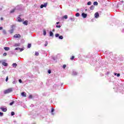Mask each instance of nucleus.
I'll return each mask as SVG.
<instances>
[{
    "label": "nucleus",
    "mask_w": 124,
    "mask_h": 124,
    "mask_svg": "<svg viewBox=\"0 0 124 124\" xmlns=\"http://www.w3.org/2000/svg\"><path fill=\"white\" fill-rule=\"evenodd\" d=\"M12 91L13 90H12V88H9V89H7V90H6L4 91V93L5 94H6L7 93H11L12 92Z\"/></svg>",
    "instance_id": "nucleus-1"
},
{
    "label": "nucleus",
    "mask_w": 124,
    "mask_h": 124,
    "mask_svg": "<svg viewBox=\"0 0 124 124\" xmlns=\"http://www.w3.org/2000/svg\"><path fill=\"white\" fill-rule=\"evenodd\" d=\"M14 37L15 38H20V37H21V35L19 34H16L14 36Z\"/></svg>",
    "instance_id": "nucleus-2"
},
{
    "label": "nucleus",
    "mask_w": 124,
    "mask_h": 124,
    "mask_svg": "<svg viewBox=\"0 0 124 124\" xmlns=\"http://www.w3.org/2000/svg\"><path fill=\"white\" fill-rule=\"evenodd\" d=\"M47 4V3H45L44 4L41 5L40 8H43V7H46Z\"/></svg>",
    "instance_id": "nucleus-3"
},
{
    "label": "nucleus",
    "mask_w": 124,
    "mask_h": 124,
    "mask_svg": "<svg viewBox=\"0 0 124 124\" xmlns=\"http://www.w3.org/2000/svg\"><path fill=\"white\" fill-rule=\"evenodd\" d=\"M0 109L2 111V112H6L7 111V109L4 108H0Z\"/></svg>",
    "instance_id": "nucleus-4"
},
{
    "label": "nucleus",
    "mask_w": 124,
    "mask_h": 124,
    "mask_svg": "<svg viewBox=\"0 0 124 124\" xmlns=\"http://www.w3.org/2000/svg\"><path fill=\"white\" fill-rule=\"evenodd\" d=\"M81 16H82L83 18H87V14H85V13H82Z\"/></svg>",
    "instance_id": "nucleus-5"
},
{
    "label": "nucleus",
    "mask_w": 124,
    "mask_h": 124,
    "mask_svg": "<svg viewBox=\"0 0 124 124\" xmlns=\"http://www.w3.org/2000/svg\"><path fill=\"white\" fill-rule=\"evenodd\" d=\"M94 17L95 18H98V17H99V14L97 12L95 13L94 14Z\"/></svg>",
    "instance_id": "nucleus-6"
},
{
    "label": "nucleus",
    "mask_w": 124,
    "mask_h": 124,
    "mask_svg": "<svg viewBox=\"0 0 124 124\" xmlns=\"http://www.w3.org/2000/svg\"><path fill=\"white\" fill-rule=\"evenodd\" d=\"M21 95H22V96H24V97H26L27 96L26 93H25V92H22L21 93Z\"/></svg>",
    "instance_id": "nucleus-7"
},
{
    "label": "nucleus",
    "mask_w": 124,
    "mask_h": 124,
    "mask_svg": "<svg viewBox=\"0 0 124 124\" xmlns=\"http://www.w3.org/2000/svg\"><path fill=\"white\" fill-rule=\"evenodd\" d=\"M4 49L5 50V51H9V50H10V48L8 47H4Z\"/></svg>",
    "instance_id": "nucleus-8"
},
{
    "label": "nucleus",
    "mask_w": 124,
    "mask_h": 124,
    "mask_svg": "<svg viewBox=\"0 0 124 124\" xmlns=\"http://www.w3.org/2000/svg\"><path fill=\"white\" fill-rule=\"evenodd\" d=\"M2 65H4V66H7L8 65L7 63L5 62H2Z\"/></svg>",
    "instance_id": "nucleus-9"
},
{
    "label": "nucleus",
    "mask_w": 124,
    "mask_h": 124,
    "mask_svg": "<svg viewBox=\"0 0 124 124\" xmlns=\"http://www.w3.org/2000/svg\"><path fill=\"white\" fill-rule=\"evenodd\" d=\"M90 10H93V9H94V6L92 5V6L90 7Z\"/></svg>",
    "instance_id": "nucleus-10"
},
{
    "label": "nucleus",
    "mask_w": 124,
    "mask_h": 124,
    "mask_svg": "<svg viewBox=\"0 0 124 124\" xmlns=\"http://www.w3.org/2000/svg\"><path fill=\"white\" fill-rule=\"evenodd\" d=\"M24 25H25V26H28V20H25L24 22H23Z\"/></svg>",
    "instance_id": "nucleus-11"
},
{
    "label": "nucleus",
    "mask_w": 124,
    "mask_h": 124,
    "mask_svg": "<svg viewBox=\"0 0 124 124\" xmlns=\"http://www.w3.org/2000/svg\"><path fill=\"white\" fill-rule=\"evenodd\" d=\"M15 10H16V9H13L10 11V13L11 14L14 13V12H15Z\"/></svg>",
    "instance_id": "nucleus-12"
},
{
    "label": "nucleus",
    "mask_w": 124,
    "mask_h": 124,
    "mask_svg": "<svg viewBox=\"0 0 124 124\" xmlns=\"http://www.w3.org/2000/svg\"><path fill=\"white\" fill-rule=\"evenodd\" d=\"M49 35L50 36H54V33L50 31L49 33Z\"/></svg>",
    "instance_id": "nucleus-13"
},
{
    "label": "nucleus",
    "mask_w": 124,
    "mask_h": 124,
    "mask_svg": "<svg viewBox=\"0 0 124 124\" xmlns=\"http://www.w3.org/2000/svg\"><path fill=\"white\" fill-rule=\"evenodd\" d=\"M13 67H15V68H16V66H17V64L16 63H14L13 64Z\"/></svg>",
    "instance_id": "nucleus-14"
},
{
    "label": "nucleus",
    "mask_w": 124,
    "mask_h": 124,
    "mask_svg": "<svg viewBox=\"0 0 124 124\" xmlns=\"http://www.w3.org/2000/svg\"><path fill=\"white\" fill-rule=\"evenodd\" d=\"M17 21H18V22H22V19L20 17H18Z\"/></svg>",
    "instance_id": "nucleus-15"
},
{
    "label": "nucleus",
    "mask_w": 124,
    "mask_h": 124,
    "mask_svg": "<svg viewBox=\"0 0 124 124\" xmlns=\"http://www.w3.org/2000/svg\"><path fill=\"white\" fill-rule=\"evenodd\" d=\"M98 3L97 1H94L93 2V5H98Z\"/></svg>",
    "instance_id": "nucleus-16"
},
{
    "label": "nucleus",
    "mask_w": 124,
    "mask_h": 124,
    "mask_svg": "<svg viewBox=\"0 0 124 124\" xmlns=\"http://www.w3.org/2000/svg\"><path fill=\"white\" fill-rule=\"evenodd\" d=\"M75 58V57H74V56H72L71 58H70V60L71 61H73V60H74V58Z\"/></svg>",
    "instance_id": "nucleus-17"
},
{
    "label": "nucleus",
    "mask_w": 124,
    "mask_h": 124,
    "mask_svg": "<svg viewBox=\"0 0 124 124\" xmlns=\"http://www.w3.org/2000/svg\"><path fill=\"white\" fill-rule=\"evenodd\" d=\"M114 75H117V77H120V76H121V74H117V73H115Z\"/></svg>",
    "instance_id": "nucleus-18"
},
{
    "label": "nucleus",
    "mask_w": 124,
    "mask_h": 124,
    "mask_svg": "<svg viewBox=\"0 0 124 124\" xmlns=\"http://www.w3.org/2000/svg\"><path fill=\"white\" fill-rule=\"evenodd\" d=\"M59 39H63V36H59Z\"/></svg>",
    "instance_id": "nucleus-19"
},
{
    "label": "nucleus",
    "mask_w": 124,
    "mask_h": 124,
    "mask_svg": "<svg viewBox=\"0 0 124 124\" xmlns=\"http://www.w3.org/2000/svg\"><path fill=\"white\" fill-rule=\"evenodd\" d=\"M79 16H80V14H79L78 13L76 14V17H79Z\"/></svg>",
    "instance_id": "nucleus-20"
},
{
    "label": "nucleus",
    "mask_w": 124,
    "mask_h": 124,
    "mask_svg": "<svg viewBox=\"0 0 124 124\" xmlns=\"http://www.w3.org/2000/svg\"><path fill=\"white\" fill-rule=\"evenodd\" d=\"M14 31V29H12L11 30H10V33H13V31Z\"/></svg>",
    "instance_id": "nucleus-21"
},
{
    "label": "nucleus",
    "mask_w": 124,
    "mask_h": 124,
    "mask_svg": "<svg viewBox=\"0 0 124 124\" xmlns=\"http://www.w3.org/2000/svg\"><path fill=\"white\" fill-rule=\"evenodd\" d=\"M39 53L38 52H35V56H39Z\"/></svg>",
    "instance_id": "nucleus-22"
},
{
    "label": "nucleus",
    "mask_w": 124,
    "mask_h": 124,
    "mask_svg": "<svg viewBox=\"0 0 124 124\" xmlns=\"http://www.w3.org/2000/svg\"><path fill=\"white\" fill-rule=\"evenodd\" d=\"M92 4V2L91 1H89L87 3V5H91Z\"/></svg>",
    "instance_id": "nucleus-23"
},
{
    "label": "nucleus",
    "mask_w": 124,
    "mask_h": 124,
    "mask_svg": "<svg viewBox=\"0 0 124 124\" xmlns=\"http://www.w3.org/2000/svg\"><path fill=\"white\" fill-rule=\"evenodd\" d=\"M63 18L64 19H67V15H65L63 16Z\"/></svg>",
    "instance_id": "nucleus-24"
},
{
    "label": "nucleus",
    "mask_w": 124,
    "mask_h": 124,
    "mask_svg": "<svg viewBox=\"0 0 124 124\" xmlns=\"http://www.w3.org/2000/svg\"><path fill=\"white\" fill-rule=\"evenodd\" d=\"M56 37H59L60 36V34L59 33H56L55 34Z\"/></svg>",
    "instance_id": "nucleus-25"
},
{
    "label": "nucleus",
    "mask_w": 124,
    "mask_h": 124,
    "mask_svg": "<svg viewBox=\"0 0 124 124\" xmlns=\"http://www.w3.org/2000/svg\"><path fill=\"white\" fill-rule=\"evenodd\" d=\"M31 44H29L28 45V47L29 48H31Z\"/></svg>",
    "instance_id": "nucleus-26"
},
{
    "label": "nucleus",
    "mask_w": 124,
    "mask_h": 124,
    "mask_svg": "<svg viewBox=\"0 0 124 124\" xmlns=\"http://www.w3.org/2000/svg\"><path fill=\"white\" fill-rule=\"evenodd\" d=\"M20 52H22V51H24V48H20L19 49Z\"/></svg>",
    "instance_id": "nucleus-27"
},
{
    "label": "nucleus",
    "mask_w": 124,
    "mask_h": 124,
    "mask_svg": "<svg viewBox=\"0 0 124 124\" xmlns=\"http://www.w3.org/2000/svg\"><path fill=\"white\" fill-rule=\"evenodd\" d=\"M66 67V65L65 64L63 65L62 68H63V69H65Z\"/></svg>",
    "instance_id": "nucleus-28"
},
{
    "label": "nucleus",
    "mask_w": 124,
    "mask_h": 124,
    "mask_svg": "<svg viewBox=\"0 0 124 124\" xmlns=\"http://www.w3.org/2000/svg\"><path fill=\"white\" fill-rule=\"evenodd\" d=\"M54 111H55V109L52 108V109H51V112L52 113V115H54V113H53V112H54Z\"/></svg>",
    "instance_id": "nucleus-29"
},
{
    "label": "nucleus",
    "mask_w": 124,
    "mask_h": 124,
    "mask_svg": "<svg viewBox=\"0 0 124 124\" xmlns=\"http://www.w3.org/2000/svg\"><path fill=\"white\" fill-rule=\"evenodd\" d=\"M14 115H15V113L14 112L12 111L11 112V115L12 116H14Z\"/></svg>",
    "instance_id": "nucleus-30"
},
{
    "label": "nucleus",
    "mask_w": 124,
    "mask_h": 124,
    "mask_svg": "<svg viewBox=\"0 0 124 124\" xmlns=\"http://www.w3.org/2000/svg\"><path fill=\"white\" fill-rule=\"evenodd\" d=\"M47 45H48V42L47 41H46V43L45 44V46H47Z\"/></svg>",
    "instance_id": "nucleus-31"
},
{
    "label": "nucleus",
    "mask_w": 124,
    "mask_h": 124,
    "mask_svg": "<svg viewBox=\"0 0 124 124\" xmlns=\"http://www.w3.org/2000/svg\"><path fill=\"white\" fill-rule=\"evenodd\" d=\"M0 116H1V117H2L3 116V113L0 112Z\"/></svg>",
    "instance_id": "nucleus-32"
},
{
    "label": "nucleus",
    "mask_w": 124,
    "mask_h": 124,
    "mask_svg": "<svg viewBox=\"0 0 124 124\" xmlns=\"http://www.w3.org/2000/svg\"><path fill=\"white\" fill-rule=\"evenodd\" d=\"M13 104H14V102H12L10 103V105H13Z\"/></svg>",
    "instance_id": "nucleus-33"
},
{
    "label": "nucleus",
    "mask_w": 124,
    "mask_h": 124,
    "mask_svg": "<svg viewBox=\"0 0 124 124\" xmlns=\"http://www.w3.org/2000/svg\"><path fill=\"white\" fill-rule=\"evenodd\" d=\"M19 49H20V47H16V48L15 49V50H19Z\"/></svg>",
    "instance_id": "nucleus-34"
},
{
    "label": "nucleus",
    "mask_w": 124,
    "mask_h": 124,
    "mask_svg": "<svg viewBox=\"0 0 124 124\" xmlns=\"http://www.w3.org/2000/svg\"><path fill=\"white\" fill-rule=\"evenodd\" d=\"M3 56H7V53L6 52L4 53Z\"/></svg>",
    "instance_id": "nucleus-35"
},
{
    "label": "nucleus",
    "mask_w": 124,
    "mask_h": 124,
    "mask_svg": "<svg viewBox=\"0 0 124 124\" xmlns=\"http://www.w3.org/2000/svg\"><path fill=\"white\" fill-rule=\"evenodd\" d=\"M56 28H58L60 29V28H61V25H56Z\"/></svg>",
    "instance_id": "nucleus-36"
},
{
    "label": "nucleus",
    "mask_w": 124,
    "mask_h": 124,
    "mask_svg": "<svg viewBox=\"0 0 124 124\" xmlns=\"http://www.w3.org/2000/svg\"><path fill=\"white\" fill-rule=\"evenodd\" d=\"M44 35H46V31H44Z\"/></svg>",
    "instance_id": "nucleus-37"
},
{
    "label": "nucleus",
    "mask_w": 124,
    "mask_h": 124,
    "mask_svg": "<svg viewBox=\"0 0 124 124\" xmlns=\"http://www.w3.org/2000/svg\"><path fill=\"white\" fill-rule=\"evenodd\" d=\"M8 81V77H6V82H7Z\"/></svg>",
    "instance_id": "nucleus-38"
},
{
    "label": "nucleus",
    "mask_w": 124,
    "mask_h": 124,
    "mask_svg": "<svg viewBox=\"0 0 124 124\" xmlns=\"http://www.w3.org/2000/svg\"><path fill=\"white\" fill-rule=\"evenodd\" d=\"M29 98H32V95H29Z\"/></svg>",
    "instance_id": "nucleus-39"
},
{
    "label": "nucleus",
    "mask_w": 124,
    "mask_h": 124,
    "mask_svg": "<svg viewBox=\"0 0 124 124\" xmlns=\"http://www.w3.org/2000/svg\"><path fill=\"white\" fill-rule=\"evenodd\" d=\"M48 73L49 74H51V70H49L48 71Z\"/></svg>",
    "instance_id": "nucleus-40"
},
{
    "label": "nucleus",
    "mask_w": 124,
    "mask_h": 124,
    "mask_svg": "<svg viewBox=\"0 0 124 124\" xmlns=\"http://www.w3.org/2000/svg\"><path fill=\"white\" fill-rule=\"evenodd\" d=\"M70 20H71V21H74V18H72H72H70Z\"/></svg>",
    "instance_id": "nucleus-41"
},
{
    "label": "nucleus",
    "mask_w": 124,
    "mask_h": 124,
    "mask_svg": "<svg viewBox=\"0 0 124 124\" xmlns=\"http://www.w3.org/2000/svg\"><path fill=\"white\" fill-rule=\"evenodd\" d=\"M19 83H22V80L21 79H19Z\"/></svg>",
    "instance_id": "nucleus-42"
},
{
    "label": "nucleus",
    "mask_w": 124,
    "mask_h": 124,
    "mask_svg": "<svg viewBox=\"0 0 124 124\" xmlns=\"http://www.w3.org/2000/svg\"><path fill=\"white\" fill-rule=\"evenodd\" d=\"M2 29H3L2 27H0V31L1 30H2Z\"/></svg>",
    "instance_id": "nucleus-43"
},
{
    "label": "nucleus",
    "mask_w": 124,
    "mask_h": 124,
    "mask_svg": "<svg viewBox=\"0 0 124 124\" xmlns=\"http://www.w3.org/2000/svg\"><path fill=\"white\" fill-rule=\"evenodd\" d=\"M57 25H59V24H60V22H58L56 23Z\"/></svg>",
    "instance_id": "nucleus-44"
},
{
    "label": "nucleus",
    "mask_w": 124,
    "mask_h": 124,
    "mask_svg": "<svg viewBox=\"0 0 124 124\" xmlns=\"http://www.w3.org/2000/svg\"><path fill=\"white\" fill-rule=\"evenodd\" d=\"M52 31H55V29H53Z\"/></svg>",
    "instance_id": "nucleus-45"
},
{
    "label": "nucleus",
    "mask_w": 124,
    "mask_h": 124,
    "mask_svg": "<svg viewBox=\"0 0 124 124\" xmlns=\"http://www.w3.org/2000/svg\"><path fill=\"white\" fill-rule=\"evenodd\" d=\"M0 63L2 62V61H0Z\"/></svg>",
    "instance_id": "nucleus-46"
},
{
    "label": "nucleus",
    "mask_w": 124,
    "mask_h": 124,
    "mask_svg": "<svg viewBox=\"0 0 124 124\" xmlns=\"http://www.w3.org/2000/svg\"><path fill=\"white\" fill-rule=\"evenodd\" d=\"M16 46H19V45L16 44Z\"/></svg>",
    "instance_id": "nucleus-47"
},
{
    "label": "nucleus",
    "mask_w": 124,
    "mask_h": 124,
    "mask_svg": "<svg viewBox=\"0 0 124 124\" xmlns=\"http://www.w3.org/2000/svg\"><path fill=\"white\" fill-rule=\"evenodd\" d=\"M13 84H15V81H13Z\"/></svg>",
    "instance_id": "nucleus-48"
}]
</instances>
